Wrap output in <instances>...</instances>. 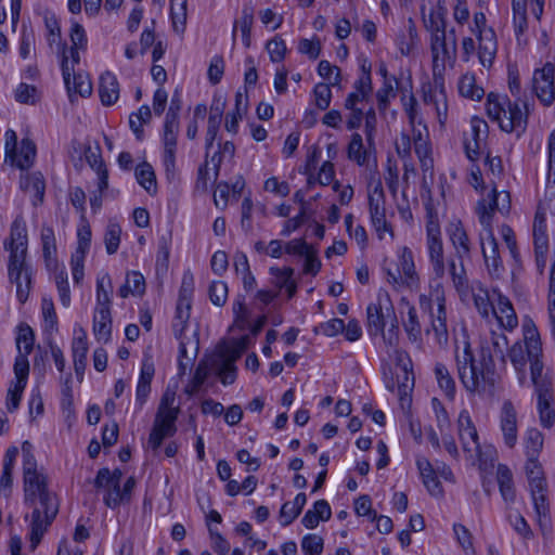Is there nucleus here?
I'll return each mask as SVG.
<instances>
[{"label":"nucleus","mask_w":555,"mask_h":555,"mask_svg":"<svg viewBox=\"0 0 555 555\" xmlns=\"http://www.w3.org/2000/svg\"><path fill=\"white\" fill-rule=\"evenodd\" d=\"M3 248L9 253V280L16 285L18 300L24 302L30 292L31 269L26 263L28 233L26 222L22 217L15 218L12 222L10 234L3 241Z\"/></svg>","instance_id":"obj_2"},{"label":"nucleus","mask_w":555,"mask_h":555,"mask_svg":"<svg viewBox=\"0 0 555 555\" xmlns=\"http://www.w3.org/2000/svg\"><path fill=\"white\" fill-rule=\"evenodd\" d=\"M40 243L42 257L48 269L57 267V246L54 230L51 225L43 224L40 230Z\"/></svg>","instance_id":"obj_39"},{"label":"nucleus","mask_w":555,"mask_h":555,"mask_svg":"<svg viewBox=\"0 0 555 555\" xmlns=\"http://www.w3.org/2000/svg\"><path fill=\"white\" fill-rule=\"evenodd\" d=\"M385 282L395 291L418 292L422 276L416 267L413 250L406 245L396 247L393 258H385L382 264Z\"/></svg>","instance_id":"obj_6"},{"label":"nucleus","mask_w":555,"mask_h":555,"mask_svg":"<svg viewBox=\"0 0 555 555\" xmlns=\"http://www.w3.org/2000/svg\"><path fill=\"white\" fill-rule=\"evenodd\" d=\"M481 157H485L483 166L487 169V178L489 180L488 184L483 181L480 167L475 164L469 168L467 182L482 195L481 198L489 199V195L493 189L498 193L494 179L502 172V162L499 157H492L488 150H486V153ZM503 192L504 191H501V193Z\"/></svg>","instance_id":"obj_16"},{"label":"nucleus","mask_w":555,"mask_h":555,"mask_svg":"<svg viewBox=\"0 0 555 555\" xmlns=\"http://www.w3.org/2000/svg\"><path fill=\"white\" fill-rule=\"evenodd\" d=\"M360 72L353 82V91L347 96L346 104H357L359 102H369L373 93L371 69L372 64L366 57L359 60Z\"/></svg>","instance_id":"obj_26"},{"label":"nucleus","mask_w":555,"mask_h":555,"mask_svg":"<svg viewBox=\"0 0 555 555\" xmlns=\"http://www.w3.org/2000/svg\"><path fill=\"white\" fill-rule=\"evenodd\" d=\"M392 312L390 299L387 293L379 294L377 301L369 305L367 313V331L371 336H383L385 343L393 346L397 343V326L395 324L385 333V318Z\"/></svg>","instance_id":"obj_12"},{"label":"nucleus","mask_w":555,"mask_h":555,"mask_svg":"<svg viewBox=\"0 0 555 555\" xmlns=\"http://www.w3.org/2000/svg\"><path fill=\"white\" fill-rule=\"evenodd\" d=\"M406 115L412 126V140L415 154L420 160L424 179L433 178L434 158L431 145L429 142V133L426 125L423 122L418 106H408Z\"/></svg>","instance_id":"obj_10"},{"label":"nucleus","mask_w":555,"mask_h":555,"mask_svg":"<svg viewBox=\"0 0 555 555\" xmlns=\"http://www.w3.org/2000/svg\"><path fill=\"white\" fill-rule=\"evenodd\" d=\"M23 470L25 504L33 509L29 525L30 548L35 550L56 515L57 504L46 489V478L37 472V463L28 443L23 444Z\"/></svg>","instance_id":"obj_1"},{"label":"nucleus","mask_w":555,"mask_h":555,"mask_svg":"<svg viewBox=\"0 0 555 555\" xmlns=\"http://www.w3.org/2000/svg\"><path fill=\"white\" fill-rule=\"evenodd\" d=\"M247 345L248 336L220 344L207 362H202L197 365L185 391L189 395L197 392L207 378L209 370L219 377L224 386L232 385L236 379L235 361L247 349Z\"/></svg>","instance_id":"obj_3"},{"label":"nucleus","mask_w":555,"mask_h":555,"mask_svg":"<svg viewBox=\"0 0 555 555\" xmlns=\"http://www.w3.org/2000/svg\"><path fill=\"white\" fill-rule=\"evenodd\" d=\"M398 353V363L395 366L393 374L396 376V382L393 384L397 385L398 392L400 395H406L414 385V377L411 371L412 363L410 358L403 352ZM395 387V385H392Z\"/></svg>","instance_id":"obj_36"},{"label":"nucleus","mask_w":555,"mask_h":555,"mask_svg":"<svg viewBox=\"0 0 555 555\" xmlns=\"http://www.w3.org/2000/svg\"><path fill=\"white\" fill-rule=\"evenodd\" d=\"M493 294L495 296V301L491 312L495 314L502 327L508 331L515 330L518 325V318L512 306V302L501 293L493 291Z\"/></svg>","instance_id":"obj_35"},{"label":"nucleus","mask_w":555,"mask_h":555,"mask_svg":"<svg viewBox=\"0 0 555 555\" xmlns=\"http://www.w3.org/2000/svg\"><path fill=\"white\" fill-rule=\"evenodd\" d=\"M37 150L35 143L30 139H23L17 142L16 132L8 129L4 133V162L21 170H25L33 166L36 158Z\"/></svg>","instance_id":"obj_14"},{"label":"nucleus","mask_w":555,"mask_h":555,"mask_svg":"<svg viewBox=\"0 0 555 555\" xmlns=\"http://www.w3.org/2000/svg\"><path fill=\"white\" fill-rule=\"evenodd\" d=\"M554 79L555 67L551 63L533 73L532 89L542 104H552L555 100Z\"/></svg>","instance_id":"obj_25"},{"label":"nucleus","mask_w":555,"mask_h":555,"mask_svg":"<svg viewBox=\"0 0 555 555\" xmlns=\"http://www.w3.org/2000/svg\"><path fill=\"white\" fill-rule=\"evenodd\" d=\"M496 422L504 447L514 449L518 443L521 424L518 406L511 400H504L499 409Z\"/></svg>","instance_id":"obj_17"},{"label":"nucleus","mask_w":555,"mask_h":555,"mask_svg":"<svg viewBox=\"0 0 555 555\" xmlns=\"http://www.w3.org/2000/svg\"><path fill=\"white\" fill-rule=\"evenodd\" d=\"M152 119L150 106H140L138 112L132 113L129 117V125L137 139L143 138V127Z\"/></svg>","instance_id":"obj_57"},{"label":"nucleus","mask_w":555,"mask_h":555,"mask_svg":"<svg viewBox=\"0 0 555 555\" xmlns=\"http://www.w3.org/2000/svg\"><path fill=\"white\" fill-rule=\"evenodd\" d=\"M455 361L459 378L468 392H481L491 383L493 361L491 352L486 348L482 347L477 357L464 336L456 343Z\"/></svg>","instance_id":"obj_5"},{"label":"nucleus","mask_w":555,"mask_h":555,"mask_svg":"<svg viewBox=\"0 0 555 555\" xmlns=\"http://www.w3.org/2000/svg\"><path fill=\"white\" fill-rule=\"evenodd\" d=\"M496 480L503 500L506 503H513L515 500V490L513 486V475L505 465H499L496 469Z\"/></svg>","instance_id":"obj_49"},{"label":"nucleus","mask_w":555,"mask_h":555,"mask_svg":"<svg viewBox=\"0 0 555 555\" xmlns=\"http://www.w3.org/2000/svg\"><path fill=\"white\" fill-rule=\"evenodd\" d=\"M538 395V411L540 422L544 427L550 428L554 423V411L551 408L552 393L551 390L539 391Z\"/></svg>","instance_id":"obj_54"},{"label":"nucleus","mask_w":555,"mask_h":555,"mask_svg":"<svg viewBox=\"0 0 555 555\" xmlns=\"http://www.w3.org/2000/svg\"><path fill=\"white\" fill-rule=\"evenodd\" d=\"M522 337L527 348L528 360L530 361V375L535 391L552 390V380L550 374L544 371L542 357V343L539 331L534 322L526 318L522 321ZM526 386H529V382Z\"/></svg>","instance_id":"obj_9"},{"label":"nucleus","mask_w":555,"mask_h":555,"mask_svg":"<svg viewBox=\"0 0 555 555\" xmlns=\"http://www.w3.org/2000/svg\"><path fill=\"white\" fill-rule=\"evenodd\" d=\"M475 25L479 31L478 57L483 67H491L498 51L495 34L491 28H485L486 15L482 12L475 13Z\"/></svg>","instance_id":"obj_23"},{"label":"nucleus","mask_w":555,"mask_h":555,"mask_svg":"<svg viewBox=\"0 0 555 555\" xmlns=\"http://www.w3.org/2000/svg\"><path fill=\"white\" fill-rule=\"evenodd\" d=\"M53 282L55 284L61 305L64 308H69L72 304L70 287L68 275L64 267L55 269L53 273Z\"/></svg>","instance_id":"obj_51"},{"label":"nucleus","mask_w":555,"mask_h":555,"mask_svg":"<svg viewBox=\"0 0 555 555\" xmlns=\"http://www.w3.org/2000/svg\"><path fill=\"white\" fill-rule=\"evenodd\" d=\"M369 215L386 211V201L379 178L372 176L367 183Z\"/></svg>","instance_id":"obj_44"},{"label":"nucleus","mask_w":555,"mask_h":555,"mask_svg":"<svg viewBox=\"0 0 555 555\" xmlns=\"http://www.w3.org/2000/svg\"><path fill=\"white\" fill-rule=\"evenodd\" d=\"M255 9L250 1L245 2L242 8L241 17L234 21L232 40L235 42L237 29L242 33V42L245 48L251 44V27L254 24Z\"/></svg>","instance_id":"obj_38"},{"label":"nucleus","mask_w":555,"mask_h":555,"mask_svg":"<svg viewBox=\"0 0 555 555\" xmlns=\"http://www.w3.org/2000/svg\"><path fill=\"white\" fill-rule=\"evenodd\" d=\"M399 311L410 340L417 341L421 337L422 327L415 307L406 298H401Z\"/></svg>","instance_id":"obj_37"},{"label":"nucleus","mask_w":555,"mask_h":555,"mask_svg":"<svg viewBox=\"0 0 555 555\" xmlns=\"http://www.w3.org/2000/svg\"><path fill=\"white\" fill-rule=\"evenodd\" d=\"M426 251L430 266L429 289L442 286L446 274L443 243L441 238L439 214L430 203H426Z\"/></svg>","instance_id":"obj_7"},{"label":"nucleus","mask_w":555,"mask_h":555,"mask_svg":"<svg viewBox=\"0 0 555 555\" xmlns=\"http://www.w3.org/2000/svg\"><path fill=\"white\" fill-rule=\"evenodd\" d=\"M21 188L27 192L35 206L43 201L46 184L40 172L25 173L21 177Z\"/></svg>","instance_id":"obj_42"},{"label":"nucleus","mask_w":555,"mask_h":555,"mask_svg":"<svg viewBox=\"0 0 555 555\" xmlns=\"http://www.w3.org/2000/svg\"><path fill=\"white\" fill-rule=\"evenodd\" d=\"M544 437L542 433L537 428H530L527 430L526 436L524 438V447L525 453L528 459L534 457L539 455V453L543 449Z\"/></svg>","instance_id":"obj_55"},{"label":"nucleus","mask_w":555,"mask_h":555,"mask_svg":"<svg viewBox=\"0 0 555 555\" xmlns=\"http://www.w3.org/2000/svg\"><path fill=\"white\" fill-rule=\"evenodd\" d=\"M179 133L178 107L168 109L163 132V164L167 173H172L176 168L177 137Z\"/></svg>","instance_id":"obj_20"},{"label":"nucleus","mask_w":555,"mask_h":555,"mask_svg":"<svg viewBox=\"0 0 555 555\" xmlns=\"http://www.w3.org/2000/svg\"><path fill=\"white\" fill-rule=\"evenodd\" d=\"M399 95L401 104H416L410 78H386L376 92L377 104H388Z\"/></svg>","instance_id":"obj_22"},{"label":"nucleus","mask_w":555,"mask_h":555,"mask_svg":"<svg viewBox=\"0 0 555 555\" xmlns=\"http://www.w3.org/2000/svg\"><path fill=\"white\" fill-rule=\"evenodd\" d=\"M34 346V332L28 325H20L16 336V349L18 354L15 359L20 357H24L25 360H28L27 357L31 352Z\"/></svg>","instance_id":"obj_53"},{"label":"nucleus","mask_w":555,"mask_h":555,"mask_svg":"<svg viewBox=\"0 0 555 555\" xmlns=\"http://www.w3.org/2000/svg\"><path fill=\"white\" fill-rule=\"evenodd\" d=\"M46 27L48 30L47 34V41L49 46L52 48L53 46L56 47V51L59 53H62V59L67 55V48L66 44L62 41L61 37V28L55 20H47L46 21Z\"/></svg>","instance_id":"obj_60"},{"label":"nucleus","mask_w":555,"mask_h":555,"mask_svg":"<svg viewBox=\"0 0 555 555\" xmlns=\"http://www.w3.org/2000/svg\"><path fill=\"white\" fill-rule=\"evenodd\" d=\"M547 315L551 326V334L555 339V261L551 268L550 286L547 295Z\"/></svg>","instance_id":"obj_64"},{"label":"nucleus","mask_w":555,"mask_h":555,"mask_svg":"<svg viewBox=\"0 0 555 555\" xmlns=\"http://www.w3.org/2000/svg\"><path fill=\"white\" fill-rule=\"evenodd\" d=\"M449 270L454 287L460 294L462 300H466L469 297V295H472L474 305L478 312L480 313V315L483 318H488L492 311L495 301V296L493 295V299L491 300L488 291L478 282L473 283L472 286L469 287L465 270L462 263L457 268L455 263L452 261L449 264Z\"/></svg>","instance_id":"obj_11"},{"label":"nucleus","mask_w":555,"mask_h":555,"mask_svg":"<svg viewBox=\"0 0 555 555\" xmlns=\"http://www.w3.org/2000/svg\"><path fill=\"white\" fill-rule=\"evenodd\" d=\"M29 373V363L28 360H25L24 357H20L15 359L14 363V375L15 380L12 382L8 389L7 396V408L10 412L16 410L20 405V401L22 399L24 389L27 384V377Z\"/></svg>","instance_id":"obj_28"},{"label":"nucleus","mask_w":555,"mask_h":555,"mask_svg":"<svg viewBox=\"0 0 555 555\" xmlns=\"http://www.w3.org/2000/svg\"><path fill=\"white\" fill-rule=\"evenodd\" d=\"M441 437V443L438 434L435 430H431L428 435V439L430 444L435 449H439L441 446L444 450L452 456L453 459L459 457V449L455 442L454 437L451 434V428L446 431H439Z\"/></svg>","instance_id":"obj_52"},{"label":"nucleus","mask_w":555,"mask_h":555,"mask_svg":"<svg viewBox=\"0 0 555 555\" xmlns=\"http://www.w3.org/2000/svg\"><path fill=\"white\" fill-rule=\"evenodd\" d=\"M170 256V241L167 237H162L158 241L155 271L158 276L164 275L168 271Z\"/></svg>","instance_id":"obj_59"},{"label":"nucleus","mask_w":555,"mask_h":555,"mask_svg":"<svg viewBox=\"0 0 555 555\" xmlns=\"http://www.w3.org/2000/svg\"><path fill=\"white\" fill-rule=\"evenodd\" d=\"M406 31L408 38L405 36L398 38V48L405 56L410 55L418 43L416 25L412 18L408 20Z\"/></svg>","instance_id":"obj_58"},{"label":"nucleus","mask_w":555,"mask_h":555,"mask_svg":"<svg viewBox=\"0 0 555 555\" xmlns=\"http://www.w3.org/2000/svg\"><path fill=\"white\" fill-rule=\"evenodd\" d=\"M135 483L133 477L122 481V472L118 468H101L94 479V486L103 493L104 504L112 509L130 503Z\"/></svg>","instance_id":"obj_8"},{"label":"nucleus","mask_w":555,"mask_h":555,"mask_svg":"<svg viewBox=\"0 0 555 555\" xmlns=\"http://www.w3.org/2000/svg\"><path fill=\"white\" fill-rule=\"evenodd\" d=\"M76 236L77 244L70 257V270L74 282L79 284L85 278V260L92 241L91 225L85 217L78 223Z\"/></svg>","instance_id":"obj_19"},{"label":"nucleus","mask_w":555,"mask_h":555,"mask_svg":"<svg viewBox=\"0 0 555 555\" xmlns=\"http://www.w3.org/2000/svg\"><path fill=\"white\" fill-rule=\"evenodd\" d=\"M555 205L553 201L541 203L538 206L533 220V241L538 254H543L547 248L548 235L546 227V217L553 212Z\"/></svg>","instance_id":"obj_31"},{"label":"nucleus","mask_w":555,"mask_h":555,"mask_svg":"<svg viewBox=\"0 0 555 555\" xmlns=\"http://www.w3.org/2000/svg\"><path fill=\"white\" fill-rule=\"evenodd\" d=\"M526 473L529 480L530 492L533 506L537 513V519L541 527L547 526V504L545 496L546 481L543 475L542 466L534 457L528 459Z\"/></svg>","instance_id":"obj_13"},{"label":"nucleus","mask_w":555,"mask_h":555,"mask_svg":"<svg viewBox=\"0 0 555 555\" xmlns=\"http://www.w3.org/2000/svg\"><path fill=\"white\" fill-rule=\"evenodd\" d=\"M135 179L138 183L149 193H155L157 189L156 176L153 167L147 163H142L135 168Z\"/></svg>","instance_id":"obj_56"},{"label":"nucleus","mask_w":555,"mask_h":555,"mask_svg":"<svg viewBox=\"0 0 555 555\" xmlns=\"http://www.w3.org/2000/svg\"><path fill=\"white\" fill-rule=\"evenodd\" d=\"M435 375L438 386L450 399L454 398L455 383L446 365L438 363L435 366Z\"/></svg>","instance_id":"obj_62"},{"label":"nucleus","mask_w":555,"mask_h":555,"mask_svg":"<svg viewBox=\"0 0 555 555\" xmlns=\"http://www.w3.org/2000/svg\"><path fill=\"white\" fill-rule=\"evenodd\" d=\"M155 375V365L151 356L145 354L142 359L141 370L135 389V404L141 410L146 403L151 393V384Z\"/></svg>","instance_id":"obj_33"},{"label":"nucleus","mask_w":555,"mask_h":555,"mask_svg":"<svg viewBox=\"0 0 555 555\" xmlns=\"http://www.w3.org/2000/svg\"><path fill=\"white\" fill-rule=\"evenodd\" d=\"M371 227L379 241H393L396 237L392 223L387 218V212H377L370 215Z\"/></svg>","instance_id":"obj_48"},{"label":"nucleus","mask_w":555,"mask_h":555,"mask_svg":"<svg viewBox=\"0 0 555 555\" xmlns=\"http://www.w3.org/2000/svg\"><path fill=\"white\" fill-rule=\"evenodd\" d=\"M92 333L99 343L107 344L112 338V307H93Z\"/></svg>","instance_id":"obj_34"},{"label":"nucleus","mask_w":555,"mask_h":555,"mask_svg":"<svg viewBox=\"0 0 555 555\" xmlns=\"http://www.w3.org/2000/svg\"><path fill=\"white\" fill-rule=\"evenodd\" d=\"M113 289V281L108 271L100 270L95 276L94 307H112Z\"/></svg>","instance_id":"obj_40"},{"label":"nucleus","mask_w":555,"mask_h":555,"mask_svg":"<svg viewBox=\"0 0 555 555\" xmlns=\"http://www.w3.org/2000/svg\"><path fill=\"white\" fill-rule=\"evenodd\" d=\"M61 67L70 102L75 101L74 94H79L81 98H87L91 94L92 83L90 79L82 74H70L73 67H69L68 56L63 57Z\"/></svg>","instance_id":"obj_30"},{"label":"nucleus","mask_w":555,"mask_h":555,"mask_svg":"<svg viewBox=\"0 0 555 555\" xmlns=\"http://www.w3.org/2000/svg\"><path fill=\"white\" fill-rule=\"evenodd\" d=\"M449 238L460 258L468 256L470 250L469 240L466 231L459 219H453L447 227Z\"/></svg>","instance_id":"obj_41"},{"label":"nucleus","mask_w":555,"mask_h":555,"mask_svg":"<svg viewBox=\"0 0 555 555\" xmlns=\"http://www.w3.org/2000/svg\"><path fill=\"white\" fill-rule=\"evenodd\" d=\"M320 158V151L317 147H311L307 154L306 164L302 173L307 176V185L312 188L315 184L333 185L335 180V166L331 160H325L320 167L318 162Z\"/></svg>","instance_id":"obj_21"},{"label":"nucleus","mask_w":555,"mask_h":555,"mask_svg":"<svg viewBox=\"0 0 555 555\" xmlns=\"http://www.w3.org/2000/svg\"><path fill=\"white\" fill-rule=\"evenodd\" d=\"M122 230L118 222L111 220L105 227L103 242L107 255L117 253L121 242Z\"/></svg>","instance_id":"obj_50"},{"label":"nucleus","mask_w":555,"mask_h":555,"mask_svg":"<svg viewBox=\"0 0 555 555\" xmlns=\"http://www.w3.org/2000/svg\"><path fill=\"white\" fill-rule=\"evenodd\" d=\"M457 435L465 452L478 455L480 452L479 436L475 423L468 412L463 409L457 416Z\"/></svg>","instance_id":"obj_27"},{"label":"nucleus","mask_w":555,"mask_h":555,"mask_svg":"<svg viewBox=\"0 0 555 555\" xmlns=\"http://www.w3.org/2000/svg\"><path fill=\"white\" fill-rule=\"evenodd\" d=\"M146 289V283L140 271L131 270L126 273L125 283L119 287L118 295L121 298L129 296L141 297Z\"/></svg>","instance_id":"obj_46"},{"label":"nucleus","mask_w":555,"mask_h":555,"mask_svg":"<svg viewBox=\"0 0 555 555\" xmlns=\"http://www.w3.org/2000/svg\"><path fill=\"white\" fill-rule=\"evenodd\" d=\"M450 36L452 38L449 41L446 30L431 34L430 50L435 66L438 64L439 60H441V64L444 65L447 59L455 56L456 39L453 29L450 31Z\"/></svg>","instance_id":"obj_32"},{"label":"nucleus","mask_w":555,"mask_h":555,"mask_svg":"<svg viewBox=\"0 0 555 555\" xmlns=\"http://www.w3.org/2000/svg\"><path fill=\"white\" fill-rule=\"evenodd\" d=\"M459 92L463 98L477 102L481 101L485 94L483 89L476 85V81L472 76H463L461 78Z\"/></svg>","instance_id":"obj_61"},{"label":"nucleus","mask_w":555,"mask_h":555,"mask_svg":"<svg viewBox=\"0 0 555 555\" xmlns=\"http://www.w3.org/2000/svg\"><path fill=\"white\" fill-rule=\"evenodd\" d=\"M428 300L431 315V331L438 345L443 346L448 343V326L446 314V298L443 286L435 285V289H429L428 296H421V304Z\"/></svg>","instance_id":"obj_15"},{"label":"nucleus","mask_w":555,"mask_h":555,"mask_svg":"<svg viewBox=\"0 0 555 555\" xmlns=\"http://www.w3.org/2000/svg\"><path fill=\"white\" fill-rule=\"evenodd\" d=\"M99 95L102 104H115L119 99V82L117 77L105 72L99 79Z\"/></svg>","instance_id":"obj_43"},{"label":"nucleus","mask_w":555,"mask_h":555,"mask_svg":"<svg viewBox=\"0 0 555 555\" xmlns=\"http://www.w3.org/2000/svg\"><path fill=\"white\" fill-rule=\"evenodd\" d=\"M179 413L156 412L153 427L149 437V444L158 449L164 439L172 437L177 431L176 421Z\"/></svg>","instance_id":"obj_29"},{"label":"nucleus","mask_w":555,"mask_h":555,"mask_svg":"<svg viewBox=\"0 0 555 555\" xmlns=\"http://www.w3.org/2000/svg\"><path fill=\"white\" fill-rule=\"evenodd\" d=\"M332 516V508L327 501L318 500L311 508H309L301 519V524L307 529H314L320 521H327Z\"/></svg>","instance_id":"obj_45"},{"label":"nucleus","mask_w":555,"mask_h":555,"mask_svg":"<svg viewBox=\"0 0 555 555\" xmlns=\"http://www.w3.org/2000/svg\"><path fill=\"white\" fill-rule=\"evenodd\" d=\"M528 106H488V116L505 132L521 133L527 125Z\"/></svg>","instance_id":"obj_18"},{"label":"nucleus","mask_w":555,"mask_h":555,"mask_svg":"<svg viewBox=\"0 0 555 555\" xmlns=\"http://www.w3.org/2000/svg\"><path fill=\"white\" fill-rule=\"evenodd\" d=\"M470 135L465 139L464 149L467 158L475 163L485 153L487 147L488 125L478 117H473L470 120Z\"/></svg>","instance_id":"obj_24"},{"label":"nucleus","mask_w":555,"mask_h":555,"mask_svg":"<svg viewBox=\"0 0 555 555\" xmlns=\"http://www.w3.org/2000/svg\"><path fill=\"white\" fill-rule=\"evenodd\" d=\"M300 546L305 555H321L324 548V540L317 533H308L302 537Z\"/></svg>","instance_id":"obj_63"},{"label":"nucleus","mask_w":555,"mask_h":555,"mask_svg":"<svg viewBox=\"0 0 555 555\" xmlns=\"http://www.w3.org/2000/svg\"><path fill=\"white\" fill-rule=\"evenodd\" d=\"M509 360L517 373L518 383L526 387L528 380L526 378L525 369L527 363V348L525 343L516 341L508 351Z\"/></svg>","instance_id":"obj_47"},{"label":"nucleus","mask_w":555,"mask_h":555,"mask_svg":"<svg viewBox=\"0 0 555 555\" xmlns=\"http://www.w3.org/2000/svg\"><path fill=\"white\" fill-rule=\"evenodd\" d=\"M509 209V193L503 192L499 194L494 189L489 195V199L480 198L476 206V214L482 225V232L480 234L482 255L489 273L495 278L501 275L503 267L499 257L498 243L492 231L493 216L495 211L506 215Z\"/></svg>","instance_id":"obj_4"}]
</instances>
